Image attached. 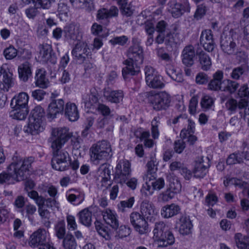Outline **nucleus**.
Listing matches in <instances>:
<instances>
[{
  "instance_id": "nucleus-15",
  "label": "nucleus",
  "mask_w": 249,
  "mask_h": 249,
  "mask_svg": "<svg viewBox=\"0 0 249 249\" xmlns=\"http://www.w3.org/2000/svg\"><path fill=\"white\" fill-rule=\"evenodd\" d=\"M199 41L200 45L203 47L204 49L208 52H213L216 47L212 31L211 30L202 31Z\"/></svg>"
},
{
  "instance_id": "nucleus-14",
  "label": "nucleus",
  "mask_w": 249,
  "mask_h": 249,
  "mask_svg": "<svg viewBox=\"0 0 249 249\" xmlns=\"http://www.w3.org/2000/svg\"><path fill=\"white\" fill-rule=\"evenodd\" d=\"M49 233L44 229H39L30 236L29 242L30 246L33 247H40L49 240Z\"/></svg>"
},
{
  "instance_id": "nucleus-5",
  "label": "nucleus",
  "mask_w": 249,
  "mask_h": 249,
  "mask_svg": "<svg viewBox=\"0 0 249 249\" xmlns=\"http://www.w3.org/2000/svg\"><path fill=\"white\" fill-rule=\"evenodd\" d=\"M91 160L94 164L111 159L113 153L110 143L105 140L93 144L90 148Z\"/></svg>"
},
{
  "instance_id": "nucleus-3",
  "label": "nucleus",
  "mask_w": 249,
  "mask_h": 249,
  "mask_svg": "<svg viewBox=\"0 0 249 249\" xmlns=\"http://www.w3.org/2000/svg\"><path fill=\"white\" fill-rule=\"evenodd\" d=\"M241 37L231 30L227 33H223L220 38V47L223 52L228 55H234L239 47L244 45L240 42Z\"/></svg>"
},
{
  "instance_id": "nucleus-8",
  "label": "nucleus",
  "mask_w": 249,
  "mask_h": 249,
  "mask_svg": "<svg viewBox=\"0 0 249 249\" xmlns=\"http://www.w3.org/2000/svg\"><path fill=\"white\" fill-rule=\"evenodd\" d=\"M145 82L147 85L153 89H162L164 87L162 77L155 69L150 66L144 68Z\"/></svg>"
},
{
  "instance_id": "nucleus-39",
  "label": "nucleus",
  "mask_w": 249,
  "mask_h": 249,
  "mask_svg": "<svg viewBox=\"0 0 249 249\" xmlns=\"http://www.w3.org/2000/svg\"><path fill=\"white\" fill-rule=\"evenodd\" d=\"M224 85L222 91L230 94L234 93L239 88L240 85L236 80L226 79L223 81Z\"/></svg>"
},
{
  "instance_id": "nucleus-20",
  "label": "nucleus",
  "mask_w": 249,
  "mask_h": 249,
  "mask_svg": "<svg viewBox=\"0 0 249 249\" xmlns=\"http://www.w3.org/2000/svg\"><path fill=\"white\" fill-rule=\"evenodd\" d=\"M209 166L208 159L201 157L196 161L194 171V176L196 178H203L207 172V168Z\"/></svg>"
},
{
  "instance_id": "nucleus-51",
  "label": "nucleus",
  "mask_w": 249,
  "mask_h": 249,
  "mask_svg": "<svg viewBox=\"0 0 249 249\" xmlns=\"http://www.w3.org/2000/svg\"><path fill=\"white\" fill-rule=\"evenodd\" d=\"M187 129H183L180 134L182 139H185L187 137L188 134H194L195 129V124L194 122L191 120H188Z\"/></svg>"
},
{
  "instance_id": "nucleus-18",
  "label": "nucleus",
  "mask_w": 249,
  "mask_h": 249,
  "mask_svg": "<svg viewBox=\"0 0 249 249\" xmlns=\"http://www.w3.org/2000/svg\"><path fill=\"white\" fill-rule=\"evenodd\" d=\"M102 215L105 222L113 229L117 230L119 226V221L116 213L107 208L102 211Z\"/></svg>"
},
{
  "instance_id": "nucleus-12",
  "label": "nucleus",
  "mask_w": 249,
  "mask_h": 249,
  "mask_svg": "<svg viewBox=\"0 0 249 249\" xmlns=\"http://www.w3.org/2000/svg\"><path fill=\"white\" fill-rule=\"evenodd\" d=\"M131 164L126 160H122L119 161L116 167V177L119 179L121 184L126 182L129 177L131 170Z\"/></svg>"
},
{
  "instance_id": "nucleus-19",
  "label": "nucleus",
  "mask_w": 249,
  "mask_h": 249,
  "mask_svg": "<svg viewBox=\"0 0 249 249\" xmlns=\"http://www.w3.org/2000/svg\"><path fill=\"white\" fill-rule=\"evenodd\" d=\"M124 92L121 90H112L109 89H105L103 96L108 102L111 103L118 104L123 101Z\"/></svg>"
},
{
  "instance_id": "nucleus-25",
  "label": "nucleus",
  "mask_w": 249,
  "mask_h": 249,
  "mask_svg": "<svg viewBox=\"0 0 249 249\" xmlns=\"http://www.w3.org/2000/svg\"><path fill=\"white\" fill-rule=\"evenodd\" d=\"M44 129L43 121L29 118L28 125L24 130L32 135H36Z\"/></svg>"
},
{
  "instance_id": "nucleus-53",
  "label": "nucleus",
  "mask_w": 249,
  "mask_h": 249,
  "mask_svg": "<svg viewBox=\"0 0 249 249\" xmlns=\"http://www.w3.org/2000/svg\"><path fill=\"white\" fill-rule=\"evenodd\" d=\"M134 197H131L126 200L121 201L118 205L119 210L121 212H124L126 208H132L134 204Z\"/></svg>"
},
{
  "instance_id": "nucleus-36",
  "label": "nucleus",
  "mask_w": 249,
  "mask_h": 249,
  "mask_svg": "<svg viewBox=\"0 0 249 249\" xmlns=\"http://www.w3.org/2000/svg\"><path fill=\"white\" fill-rule=\"evenodd\" d=\"M78 216L79 222L83 225L89 227L92 222V212L90 211L89 208H86L80 211Z\"/></svg>"
},
{
  "instance_id": "nucleus-48",
  "label": "nucleus",
  "mask_w": 249,
  "mask_h": 249,
  "mask_svg": "<svg viewBox=\"0 0 249 249\" xmlns=\"http://www.w3.org/2000/svg\"><path fill=\"white\" fill-rule=\"evenodd\" d=\"M98 101V97L92 93H85L83 95L82 102L87 107H90Z\"/></svg>"
},
{
  "instance_id": "nucleus-29",
  "label": "nucleus",
  "mask_w": 249,
  "mask_h": 249,
  "mask_svg": "<svg viewBox=\"0 0 249 249\" xmlns=\"http://www.w3.org/2000/svg\"><path fill=\"white\" fill-rule=\"evenodd\" d=\"M32 64L28 61L24 62L18 67L19 77L24 82L28 81L32 76Z\"/></svg>"
},
{
  "instance_id": "nucleus-63",
  "label": "nucleus",
  "mask_w": 249,
  "mask_h": 249,
  "mask_svg": "<svg viewBox=\"0 0 249 249\" xmlns=\"http://www.w3.org/2000/svg\"><path fill=\"white\" fill-rule=\"evenodd\" d=\"M209 81L208 75L204 72H199L196 76V82L199 85L207 84Z\"/></svg>"
},
{
  "instance_id": "nucleus-62",
  "label": "nucleus",
  "mask_w": 249,
  "mask_h": 249,
  "mask_svg": "<svg viewBox=\"0 0 249 249\" xmlns=\"http://www.w3.org/2000/svg\"><path fill=\"white\" fill-rule=\"evenodd\" d=\"M27 200V198H25L22 196H18L15 200L14 202V205L17 209L22 210L25 206L26 201Z\"/></svg>"
},
{
  "instance_id": "nucleus-44",
  "label": "nucleus",
  "mask_w": 249,
  "mask_h": 249,
  "mask_svg": "<svg viewBox=\"0 0 249 249\" xmlns=\"http://www.w3.org/2000/svg\"><path fill=\"white\" fill-rule=\"evenodd\" d=\"M36 212V206L31 203H28L25 206L23 209L21 210V213L23 215L31 221H33V215Z\"/></svg>"
},
{
  "instance_id": "nucleus-57",
  "label": "nucleus",
  "mask_w": 249,
  "mask_h": 249,
  "mask_svg": "<svg viewBox=\"0 0 249 249\" xmlns=\"http://www.w3.org/2000/svg\"><path fill=\"white\" fill-rule=\"evenodd\" d=\"M159 118L155 117L151 122V133L154 139H157L159 135L158 126L159 124Z\"/></svg>"
},
{
  "instance_id": "nucleus-60",
  "label": "nucleus",
  "mask_w": 249,
  "mask_h": 249,
  "mask_svg": "<svg viewBox=\"0 0 249 249\" xmlns=\"http://www.w3.org/2000/svg\"><path fill=\"white\" fill-rule=\"evenodd\" d=\"M118 230L117 231V235L119 238H123L128 236L131 232L130 228L124 225L119 226Z\"/></svg>"
},
{
  "instance_id": "nucleus-32",
  "label": "nucleus",
  "mask_w": 249,
  "mask_h": 249,
  "mask_svg": "<svg viewBox=\"0 0 249 249\" xmlns=\"http://www.w3.org/2000/svg\"><path fill=\"white\" fill-rule=\"evenodd\" d=\"M247 106V102L243 100H241L238 102L236 100L233 98L228 99L226 104V108L231 113H234L237 108L240 109H243Z\"/></svg>"
},
{
  "instance_id": "nucleus-43",
  "label": "nucleus",
  "mask_w": 249,
  "mask_h": 249,
  "mask_svg": "<svg viewBox=\"0 0 249 249\" xmlns=\"http://www.w3.org/2000/svg\"><path fill=\"white\" fill-rule=\"evenodd\" d=\"M146 166L147 168V174L143 176V179L145 180L148 179L149 181H151L152 179V178H154L153 174L155 173L157 169L156 161L154 159H151V160L147 162Z\"/></svg>"
},
{
  "instance_id": "nucleus-35",
  "label": "nucleus",
  "mask_w": 249,
  "mask_h": 249,
  "mask_svg": "<svg viewBox=\"0 0 249 249\" xmlns=\"http://www.w3.org/2000/svg\"><path fill=\"white\" fill-rule=\"evenodd\" d=\"M2 81L0 80V89L8 91L13 84L12 73L9 71L3 72Z\"/></svg>"
},
{
  "instance_id": "nucleus-61",
  "label": "nucleus",
  "mask_w": 249,
  "mask_h": 249,
  "mask_svg": "<svg viewBox=\"0 0 249 249\" xmlns=\"http://www.w3.org/2000/svg\"><path fill=\"white\" fill-rule=\"evenodd\" d=\"M242 151H239V156L243 158V160H249V145L246 142H244L241 146Z\"/></svg>"
},
{
  "instance_id": "nucleus-45",
  "label": "nucleus",
  "mask_w": 249,
  "mask_h": 249,
  "mask_svg": "<svg viewBox=\"0 0 249 249\" xmlns=\"http://www.w3.org/2000/svg\"><path fill=\"white\" fill-rule=\"evenodd\" d=\"M45 112L40 106H36L31 112L29 118L43 121L45 120Z\"/></svg>"
},
{
  "instance_id": "nucleus-52",
  "label": "nucleus",
  "mask_w": 249,
  "mask_h": 249,
  "mask_svg": "<svg viewBox=\"0 0 249 249\" xmlns=\"http://www.w3.org/2000/svg\"><path fill=\"white\" fill-rule=\"evenodd\" d=\"M238 154H239V151L230 154L227 159V163L229 165H232L243 162V158L239 156Z\"/></svg>"
},
{
  "instance_id": "nucleus-4",
  "label": "nucleus",
  "mask_w": 249,
  "mask_h": 249,
  "mask_svg": "<svg viewBox=\"0 0 249 249\" xmlns=\"http://www.w3.org/2000/svg\"><path fill=\"white\" fill-rule=\"evenodd\" d=\"M62 146L56 145L54 143L51 145L53 157L51 165L53 169L64 171L69 169L71 164V157L68 152L62 149Z\"/></svg>"
},
{
  "instance_id": "nucleus-40",
  "label": "nucleus",
  "mask_w": 249,
  "mask_h": 249,
  "mask_svg": "<svg viewBox=\"0 0 249 249\" xmlns=\"http://www.w3.org/2000/svg\"><path fill=\"white\" fill-rule=\"evenodd\" d=\"M169 231L168 226L162 221L156 222L153 229V239L156 241L160 238L166 231Z\"/></svg>"
},
{
  "instance_id": "nucleus-27",
  "label": "nucleus",
  "mask_w": 249,
  "mask_h": 249,
  "mask_svg": "<svg viewBox=\"0 0 249 249\" xmlns=\"http://www.w3.org/2000/svg\"><path fill=\"white\" fill-rule=\"evenodd\" d=\"M118 9L115 6H111L109 9L102 8L97 12V18L99 20H104L113 17H116L118 15Z\"/></svg>"
},
{
  "instance_id": "nucleus-47",
  "label": "nucleus",
  "mask_w": 249,
  "mask_h": 249,
  "mask_svg": "<svg viewBox=\"0 0 249 249\" xmlns=\"http://www.w3.org/2000/svg\"><path fill=\"white\" fill-rule=\"evenodd\" d=\"M63 246L65 249H75L77 244L74 236L67 234L63 238Z\"/></svg>"
},
{
  "instance_id": "nucleus-16",
  "label": "nucleus",
  "mask_w": 249,
  "mask_h": 249,
  "mask_svg": "<svg viewBox=\"0 0 249 249\" xmlns=\"http://www.w3.org/2000/svg\"><path fill=\"white\" fill-rule=\"evenodd\" d=\"M65 103L63 99L53 100L49 104L47 110V117L51 119L56 117L57 114L64 112Z\"/></svg>"
},
{
  "instance_id": "nucleus-24",
  "label": "nucleus",
  "mask_w": 249,
  "mask_h": 249,
  "mask_svg": "<svg viewBox=\"0 0 249 249\" xmlns=\"http://www.w3.org/2000/svg\"><path fill=\"white\" fill-rule=\"evenodd\" d=\"M178 223L179 225V232L180 234L185 235L191 233L193 224L188 216H181Z\"/></svg>"
},
{
  "instance_id": "nucleus-56",
  "label": "nucleus",
  "mask_w": 249,
  "mask_h": 249,
  "mask_svg": "<svg viewBox=\"0 0 249 249\" xmlns=\"http://www.w3.org/2000/svg\"><path fill=\"white\" fill-rule=\"evenodd\" d=\"M239 235H241L240 234H237L235 236L236 243L237 247L239 249H249V237L240 239L237 238V237Z\"/></svg>"
},
{
  "instance_id": "nucleus-55",
  "label": "nucleus",
  "mask_w": 249,
  "mask_h": 249,
  "mask_svg": "<svg viewBox=\"0 0 249 249\" xmlns=\"http://www.w3.org/2000/svg\"><path fill=\"white\" fill-rule=\"evenodd\" d=\"M18 54V51L13 46H9L3 51V55L7 60H11L15 58Z\"/></svg>"
},
{
  "instance_id": "nucleus-26",
  "label": "nucleus",
  "mask_w": 249,
  "mask_h": 249,
  "mask_svg": "<svg viewBox=\"0 0 249 249\" xmlns=\"http://www.w3.org/2000/svg\"><path fill=\"white\" fill-rule=\"evenodd\" d=\"M65 37L68 40H77L79 34V26L71 23L65 26L63 29Z\"/></svg>"
},
{
  "instance_id": "nucleus-17",
  "label": "nucleus",
  "mask_w": 249,
  "mask_h": 249,
  "mask_svg": "<svg viewBox=\"0 0 249 249\" xmlns=\"http://www.w3.org/2000/svg\"><path fill=\"white\" fill-rule=\"evenodd\" d=\"M40 52L38 58L43 63L50 62L55 64L56 62L55 56L52 53V46L47 43L39 46Z\"/></svg>"
},
{
  "instance_id": "nucleus-33",
  "label": "nucleus",
  "mask_w": 249,
  "mask_h": 249,
  "mask_svg": "<svg viewBox=\"0 0 249 249\" xmlns=\"http://www.w3.org/2000/svg\"><path fill=\"white\" fill-rule=\"evenodd\" d=\"M29 96L26 92H21L11 100V107L28 108Z\"/></svg>"
},
{
  "instance_id": "nucleus-2",
  "label": "nucleus",
  "mask_w": 249,
  "mask_h": 249,
  "mask_svg": "<svg viewBox=\"0 0 249 249\" xmlns=\"http://www.w3.org/2000/svg\"><path fill=\"white\" fill-rule=\"evenodd\" d=\"M177 30L176 25L170 26L164 20L159 21L156 25V30L159 35L156 37L155 42L159 44L164 42L166 45L170 46L179 43L181 39L179 34L177 32Z\"/></svg>"
},
{
  "instance_id": "nucleus-28",
  "label": "nucleus",
  "mask_w": 249,
  "mask_h": 249,
  "mask_svg": "<svg viewBox=\"0 0 249 249\" xmlns=\"http://www.w3.org/2000/svg\"><path fill=\"white\" fill-rule=\"evenodd\" d=\"M65 115L70 121L77 120L79 114L76 105L71 102L67 103L65 105Z\"/></svg>"
},
{
  "instance_id": "nucleus-38",
  "label": "nucleus",
  "mask_w": 249,
  "mask_h": 249,
  "mask_svg": "<svg viewBox=\"0 0 249 249\" xmlns=\"http://www.w3.org/2000/svg\"><path fill=\"white\" fill-rule=\"evenodd\" d=\"M179 211L178 205L172 204L163 207L161 211V214L164 218H169L177 214Z\"/></svg>"
},
{
  "instance_id": "nucleus-41",
  "label": "nucleus",
  "mask_w": 249,
  "mask_h": 249,
  "mask_svg": "<svg viewBox=\"0 0 249 249\" xmlns=\"http://www.w3.org/2000/svg\"><path fill=\"white\" fill-rule=\"evenodd\" d=\"M248 69L243 66H240L233 68L230 73V77L234 80L242 79L247 75Z\"/></svg>"
},
{
  "instance_id": "nucleus-58",
  "label": "nucleus",
  "mask_w": 249,
  "mask_h": 249,
  "mask_svg": "<svg viewBox=\"0 0 249 249\" xmlns=\"http://www.w3.org/2000/svg\"><path fill=\"white\" fill-rule=\"evenodd\" d=\"M150 181H149L148 179L146 180L145 183L143 185V186L142 187L141 190L142 194L143 195L145 196L152 195L154 192V190H155V189L153 188V187L151 186V184L149 183Z\"/></svg>"
},
{
  "instance_id": "nucleus-37",
  "label": "nucleus",
  "mask_w": 249,
  "mask_h": 249,
  "mask_svg": "<svg viewBox=\"0 0 249 249\" xmlns=\"http://www.w3.org/2000/svg\"><path fill=\"white\" fill-rule=\"evenodd\" d=\"M12 110L10 112V115L13 119L22 120L26 118L28 113V108L20 107H11Z\"/></svg>"
},
{
  "instance_id": "nucleus-9",
  "label": "nucleus",
  "mask_w": 249,
  "mask_h": 249,
  "mask_svg": "<svg viewBox=\"0 0 249 249\" xmlns=\"http://www.w3.org/2000/svg\"><path fill=\"white\" fill-rule=\"evenodd\" d=\"M71 136L72 134L67 127L53 128L52 130L50 142L51 143V145L54 143L57 146H63Z\"/></svg>"
},
{
  "instance_id": "nucleus-7",
  "label": "nucleus",
  "mask_w": 249,
  "mask_h": 249,
  "mask_svg": "<svg viewBox=\"0 0 249 249\" xmlns=\"http://www.w3.org/2000/svg\"><path fill=\"white\" fill-rule=\"evenodd\" d=\"M149 100L153 109L156 111L165 110L171 103V96L166 91L158 92L149 97Z\"/></svg>"
},
{
  "instance_id": "nucleus-10",
  "label": "nucleus",
  "mask_w": 249,
  "mask_h": 249,
  "mask_svg": "<svg viewBox=\"0 0 249 249\" xmlns=\"http://www.w3.org/2000/svg\"><path fill=\"white\" fill-rule=\"evenodd\" d=\"M129 220L134 230L140 234H144L149 231V226L146 219L139 212H132L130 214Z\"/></svg>"
},
{
  "instance_id": "nucleus-11",
  "label": "nucleus",
  "mask_w": 249,
  "mask_h": 249,
  "mask_svg": "<svg viewBox=\"0 0 249 249\" xmlns=\"http://www.w3.org/2000/svg\"><path fill=\"white\" fill-rule=\"evenodd\" d=\"M88 44L84 41H79L72 49L71 53L74 58L79 64L83 63L90 55Z\"/></svg>"
},
{
  "instance_id": "nucleus-49",
  "label": "nucleus",
  "mask_w": 249,
  "mask_h": 249,
  "mask_svg": "<svg viewBox=\"0 0 249 249\" xmlns=\"http://www.w3.org/2000/svg\"><path fill=\"white\" fill-rule=\"evenodd\" d=\"M55 234L58 239H62L66 234L65 223L64 220L57 222L55 226Z\"/></svg>"
},
{
  "instance_id": "nucleus-13",
  "label": "nucleus",
  "mask_w": 249,
  "mask_h": 249,
  "mask_svg": "<svg viewBox=\"0 0 249 249\" xmlns=\"http://www.w3.org/2000/svg\"><path fill=\"white\" fill-rule=\"evenodd\" d=\"M168 11L175 18H178L182 16L185 12L190 11V5L188 2L183 4L178 3L176 0H172L168 3Z\"/></svg>"
},
{
  "instance_id": "nucleus-42",
  "label": "nucleus",
  "mask_w": 249,
  "mask_h": 249,
  "mask_svg": "<svg viewBox=\"0 0 249 249\" xmlns=\"http://www.w3.org/2000/svg\"><path fill=\"white\" fill-rule=\"evenodd\" d=\"M201 69L204 71L209 70L212 65V62L209 56L204 51H201L197 53Z\"/></svg>"
},
{
  "instance_id": "nucleus-54",
  "label": "nucleus",
  "mask_w": 249,
  "mask_h": 249,
  "mask_svg": "<svg viewBox=\"0 0 249 249\" xmlns=\"http://www.w3.org/2000/svg\"><path fill=\"white\" fill-rule=\"evenodd\" d=\"M128 41V38L125 36H115L109 40V42L113 46L117 45L120 46H124Z\"/></svg>"
},
{
  "instance_id": "nucleus-50",
  "label": "nucleus",
  "mask_w": 249,
  "mask_h": 249,
  "mask_svg": "<svg viewBox=\"0 0 249 249\" xmlns=\"http://www.w3.org/2000/svg\"><path fill=\"white\" fill-rule=\"evenodd\" d=\"M174 194H178L181 191V185L178 179L175 177L172 179L170 178V184L169 189Z\"/></svg>"
},
{
  "instance_id": "nucleus-46",
  "label": "nucleus",
  "mask_w": 249,
  "mask_h": 249,
  "mask_svg": "<svg viewBox=\"0 0 249 249\" xmlns=\"http://www.w3.org/2000/svg\"><path fill=\"white\" fill-rule=\"evenodd\" d=\"M167 74L173 80L178 82H181L183 80L182 74L177 72L175 69L171 65H168L166 68Z\"/></svg>"
},
{
  "instance_id": "nucleus-21",
  "label": "nucleus",
  "mask_w": 249,
  "mask_h": 249,
  "mask_svg": "<svg viewBox=\"0 0 249 249\" xmlns=\"http://www.w3.org/2000/svg\"><path fill=\"white\" fill-rule=\"evenodd\" d=\"M196 56L194 47L188 45L184 47L181 53L182 62L187 67H191L194 64Z\"/></svg>"
},
{
  "instance_id": "nucleus-34",
  "label": "nucleus",
  "mask_w": 249,
  "mask_h": 249,
  "mask_svg": "<svg viewBox=\"0 0 249 249\" xmlns=\"http://www.w3.org/2000/svg\"><path fill=\"white\" fill-rule=\"evenodd\" d=\"M35 84L37 87L45 89L48 87L49 82L46 77V71L43 69H38L36 72Z\"/></svg>"
},
{
  "instance_id": "nucleus-1",
  "label": "nucleus",
  "mask_w": 249,
  "mask_h": 249,
  "mask_svg": "<svg viewBox=\"0 0 249 249\" xmlns=\"http://www.w3.org/2000/svg\"><path fill=\"white\" fill-rule=\"evenodd\" d=\"M127 58L123 62L126 66L122 69V75L124 79L128 75H138L141 71L140 65L144 60V53L141 41L137 37H133L132 44L126 52Z\"/></svg>"
},
{
  "instance_id": "nucleus-23",
  "label": "nucleus",
  "mask_w": 249,
  "mask_h": 249,
  "mask_svg": "<svg viewBox=\"0 0 249 249\" xmlns=\"http://www.w3.org/2000/svg\"><path fill=\"white\" fill-rule=\"evenodd\" d=\"M140 212L146 219L153 217L157 213L154 204L147 200L142 202L140 205Z\"/></svg>"
},
{
  "instance_id": "nucleus-6",
  "label": "nucleus",
  "mask_w": 249,
  "mask_h": 249,
  "mask_svg": "<svg viewBox=\"0 0 249 249\" xmlns=\"http://www.w3.org/2000/svg\"><path fill=\"white\" fill-rule=\"evenodd\" d=\"M35 160L34 157H28L23 160L17 156L14 157L13 158V161L10 164V169L15 171L17 176L24 180L27 178L26 172L31 168Z\"/></svg>"
},
{
  "instance_id": "nucleus-30",
  "label": "nucleus",
  "mask_w": 249,
  "mask_h": 249,
  "mask_svg": "<svg viewBox=\"0 0 249 249\" xmlns=\"http://www.w3.org/2000/svg\"><path fill=\"white\" fill-rule=\"evenodd\" d=\"M175 237L171 231H166L160 238L155 242L158 247L160 248L167 247L172 245L175 243Z\"/></svg>"
},
{
  "instance_id": "nucleus-22",
  "label": "nucleus",
  "mask_w": 249,
  "mask_h": 249,
  "mask_svg": "<svg viewBox=\"0 0 249 249\" xmlns=\"http://www.w3.org/2000/svg\"><path fill=\"white\" fill-rule=\"evenodd\" d=\"M223 72L221 71H216L213 75V79L210 81L208 85V89L211 90H221L223 86Z\"/></svg>"
},
{
  "instance_id": "nucleus-64",
  "label": "nucleus",
  "mask_w": 249,
  "mask_h": 249,
  "mask_svg": "<svg viewBox=\"0 0 249 249\" xmlns=\"http://www.w3.org/2000/svg\"><path fill=\"white\" fill-rule=\"evenodd\" d=\"M206 12V7L203 4L198 5L194 15V18L198 20L202 18Z\"/></svg>"
},
{
  "instance_id": "nucleus-31",
  "label": "nucleus",
  "mask_w": 249,
  "mask_h": 249,
  "mask_svg": "<svg viewBox=\"0 0 249 249\" xmlns=\"http://www.w3.org/2000/svg\"><path fill=\"white\" fill-rule=\"evenodd\" d=\"M7 171L8 173L3 172L0 174V183H7L11 184L14 183L15 180L18 181L23 180L22 179L20 178V177L17 176V174L15 171L10 169V165L7 167Z\"/></svg>"
},
{
  "instance_id": "nucleus-59",
  "label": "nucleus",
  "mask_w": 249,
  "mask_h": 249,
  "mask_svg": "<svg viewBox=\"0 0 249 249\" xmlns=\"http://www.w3.org/2000/svg\"><path fill=\"white\" fill-rule=\"evenodd\" d=\"M213 99L209 95H204L201 101V105L202 108L209 109L213 104Z\"/></svg>"
}]
</instances>
